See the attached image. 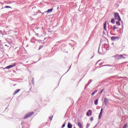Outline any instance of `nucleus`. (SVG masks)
I'll return each instance as SVG.
<instances>
[{"label":"nucleus","mask_w":128,"mask_h":128,"mask_svg":"<svg viewBox=\"0 0 128 128\" xmlns=\"http://www.w3.org/2000/svg\"><path fill=\"white\" fill-rule=\"evenodd\" d=\"M114 58L116 60H124V58H126V57L124 56L122 54H116L114 56Z\"/></svg>","instance_id":"obj_1"},{"label":"nucleus","mask_w":128,"mask_h":128,"mask_svg":"<svg viewBox=\"0 0 128 128\" xmlns=\"http://www.w3.org/2000/svg\"><path fill=\"white\" fill-rule=\"evenodd\" d=\"M114 18L115 20H118L120 21L122 20V19L120 18V14H118V13L115 12L114 14Z\"/></svg>","instance_id":"obj_2"},{"label":"nucleus","mask_w":128,"mask_h":128,"mask_svg":"<svg viewBox=\"0 0 128 128\" xmlns=\"http://www.w3.org/2000/svg\"><path fill=\"white\" fill-rule=\"evenodd\" d=\"M34 114V112H28L26 116H24V120H26L28 118H30V116H32Z\"/></svg>","instance_id":"obj_3"},{"label":"nucleus","mask_w":128,"mask_h":128,"mask_svg":"<svg viewBox=\"0 0 128 128\" xmlns=\"http://www.w3.org/2000/svg\"><path fill=\"white\" fill-rule=\"evenodd\" d=\"M16 66V64H14L7 66L5 68L6 70H10V68H14V66Z\"/></svg>","instance_id":"obj_4"},{"label":"nucleus","mask_w":128,"mask_h":128,"mask_svg":"<svg viewBox=\"0 0 128 128\" xmlns=\"http://www.w3.org/2000/svg\"><path fill=\"white\" fill-rule=\"evenodd\" d=\"M92 110H88V112L86 114V116H92Z\"/></svg>","instance_id":"obj_5"},{"label":"nucleus","mask_w":128,"mask_h":128,"mask_svg":"<svg viewBox=\"0 0 128 128\" xmlns=\"http://www.w3.org/2000/svg\"><path fill=\"white\" fill-rule=\"evenodd\" d=\"M120 40V37L118 36H112L111 37L112 40Z\"/></svg>","instance_id":"obj_6"},{"label":"nucleus","mask_w":128,"mask_h":128,"mask_svg":"<svg viewBox=\"0 0 128 128\" xmlns=\"http://www.w3.org/2000/svg\"><path fill=\"white\" fill-rule=\"evenodd\" d=\"M110 28H112V30H113V32H116V25H114L113 26V27L112 26Z\"/></svg>","instance_id":"obj_7"},{"label":"nucleus","mask_w":128,"mask_h":128,"mask_svg":"<svg viewBox=\"0 0 128 128\" xmlns=\"http://www.w3.org/2000/svg\"><path fill=\"white\" fill-rule=\"evenodd\" d=\"M20 89H17V90H16L14 91V93L13 94H14V95L16 94H18V92H20Z\"/></svg>","instance_id":"obj_8"},{"label":"nucleus","mask_w":128,"mask_h":128,"mask_svg":"<svg viewBox=\"0 0 128 128\" xmlns=\"http://www.w3.org/2000/svg\"><path fill=\"white\" fill-rule=\"evenodd\" d=\"M68 128H72V124H70V122H68Z\"/></svg>","instance_id":"obj_9"},{"label":"nucleus","mask_w":128,"mask_h":128,"mask_svg":"<svg viewBox=\"0 0 128 128\" xmlns=\"http://www.w3.org/2000/svg\"><path fill=\"white\" fill-rule=\"evenodd\" d=\"M98 98H97L94 100V104H95V106H98Z\"/></svg>","instance_id":"obj_10"},{"label":"nucleus","mask_w":128,"mask_h":128,"mask_svg":"<svg viewBox=\"0 0 128 128\" xmlns=\"http://www.w3.org/2000/svg\"><path fill=\"white\" fill-rule=\"evenodd\" d=\"M52 12V8L49 9L47 11L45 12H48V14H50Z\"/></svg>","instance_id":"obj_11"},{"label":"nucleus","mask_w":128,"mask_h":128,"mask_svg":"<svg viewBox=\"0 0 128 128\" xmlns=\"http://www.w3.org/2000/svg\"><path fill=\"white\" fill-rule=\"evenodd\" d=\"M104 30H106V22L104 24Z\"/></svg>","instance_id":"obj_12"},{"label":"nucleus","mask_w":128,"mask_h":128,"mask_svg":"<svg viewBox=\"0 0 128 128\" xmlns=\"http://www.w3.org/2000/svg\"><path fill=\"white\" fill-rule=\"evenodd\" d=\"M96 92H98V90H95L92 94V96H94V94H96Z\"/></svg>","instance_id":"obj_13"},{"label":"nucleus","mask_w":128,"mask_h":128,"mask_svg":"<svg viewBox=\"0 0 128 128\" xmlns=\"http://www.w3.org/2000/svg\"><path fill=\"white\" fill-rule=\"evenodd\" d=\"M108 102V99L107 98H105L104 100V102Z\"/></svg>","instance_id":"obj_14"},{"label":"nucleus","mask_w":128,"mask_h":128,"mask_svg":"<svg viewBox=\"0 0 128 128\" xmlns=\"http://www.w3.org/2000/svg\"><path fill=\"white\" fill-rule=\"evenodd\" d=\"M116 24H117L118 26H120V22L119 20L116 22Z\"/></svg>","instance_id":"obj_15"},{"label":"nucleus","mask_w":128,"mask_h":128,"mask_svg":"<svg viewBox=\"0 0 128 128\" xmlns=\"http://www.w3.org/2000/svg\"><path fill=\"white\" fill-rule=\"evenodd\" d=\"M78 126H79L80 128H82V124H80V122H78Z\"/></svg>","instance_id":"obj_16"},{"label":"nucleus","mask_w":128,"mask_h":128,"mask_svg":"<svg viewBox=\"0 0 128 128\" xmlns=\"http://www.w3.org/2000/svg\"><path fill=\"white\" fill-rule=\"evenodd\" d=\"M111 23L112 24H114V18H112L111 20Z\"/></svg>","instance_id":"obj_17"},{"label":"nucleus","mask_w":128,"mask_h":128,"mask_svg":"<svg viewBox=\"0 0 128 128\" xmlns=\"http://www.w3.org/2000/svg\"><path fill=\"white\" fill-rule=\"evenodd\" d=\"M128 128V123H126L123 126V128Z\"/></svg>","instance_id":"obj_18"},{"label":"nucleus","mask_w":128,"mask_h":128,"mask_svg":"<svg viewBox=\"0 0 128 128\" xmlns=\"http://www.w3.org/2000/svg\"><path fill=\"white\" fill-rule=\"evenodd\" d=\"M102 113H100L99 116H98V118L100 120V118H102Z\"/></svg>","instance_id":"obj_19"},{"label":"nucleus","mask_w":128,"mask_h":128,"mask_svg":"<svg viewBox=\"0 0 128 128\" xmlns=\"http://www.w3.org/2000/svg\"><path fill=\"white\" fill-rule=\"evenodd\" d=\"M92 82V80H90L89 82H88V86H90V82Z\"/></svg>","instance_id":"obj_20"},{"label":"nucleus","mask_w":128,"mask_h":128,"mask_svg":"<svg viewBox=\"0 0 128 128\" xmlns=\"http://www.w3.org/2000/svg\"><path fill=\"white\" fill-rule=\"evenodd\" d=\"M11 8L10 6H6L4 7V8Z\"/></svg>","instance_id":"obj_21"},{"label":"nucleus","mask_w":128,"mask_h":128,"mask_svg":"<svg viewBox=\"0 0 128 128\" xmlns=\"http://www.w3.org/2000/svg\"><path fill=\"white\" fill-rule=\"evenodd\" d=\"M52 118H53V116H52L50 117V118H49V120H52Z\"/></svg>","instance_id":"obj_22"},{"label":"nucleus","mask_w":128,"mask_h":128,"mask_svg":"<svg viewBox=\"0 0 128 128\" xmlns=\"http://www.w3.org/2000/svg\"><path fill=\"white\" fill-rule=\"evenodd\" d=\"M90 120H91V122H92V120H94V117H90Z\"/></svg>","instance_id":"obj_23"},{"label":"nucleus","mask_w":128,"mask_h":128,"mask_svg":"<svg viewBox=\"0 0 128 128\" xmlns=\"http://www.w3.org/2000/svg\"><path fill=\"white\" fill-rule=\"evenodd\" d=\"M66 126V122L64 123V124L62 126V128H64Z\"/></svg>","instance_id":"obj_24"},{"label":"nucleus","mask_w":128,"mask_h":128,"mask_svg":"<svg viewBox=\"0 0 128 128\" xmlns=\"http://www.w3.org/2000/svg\"><path fill=\"white\" fill-rule=\"evenodd\" d=\"M102 92H104V89L102 90L100 92V94H102Z\"/></svg>","instance_id":"obj_25"},{"label":"nucleus","mask_w":128,"mask_h":128,"mask_svg":"<svg viewBox=\"0 0 128 128\" xmlns=\"http://www.w3.org/2000/svg\"><path fill=\"white\" fill-rule=\"evenodd\" d=\"M90 124H87L86 128H89L90 127Z\"/></svg>","instance_id":"obj_26"},{"label":"nucleus","mask_w":128,"mask_h":128,"mask_svg":"<svg viewBox=\"0 0 128 128\" xmlns=\"http://www.w3.org/2000/svg\"><path fill=\"white\" fill-rule=\"evenodd\" d=\"M88 84H87L86 85L84 88H88Z\"/></svg>","instance_id":"obj_27"},{"label":"nucleus","mask_w":128,"mask_h":128,"mask_svg":"<svg viewBox=\"0 0 128 128\" xmlns=\"http://www.w3.org/2000/svg\"><path fill=\"white\" fill-rule=\"evenodd\" d=\"M104 102L105 106H107L108 105V102Z\"/></svg>","instance_id":"obj_28"},{"label":"nucleus","mask_w":128,"mask_h":128,"mask_svg":"<svg viewBox=\"0 0 128 128\" xmlns=\"http://www.w3.org/2000/svg\"><path fill=\"white\" fill-rule=\"evenodd\" d=\"M100 114H102V108L101 109Z\"/></svg>","instance_id":"obj_29"},{"label":"nucleus","mask_w":128,"mask_h":128,"mask_svg":"<svg viewBox=\"0 0 128 128\" xmlns=\"http://www.w3.org/2000/svg\"><path fill=\"white\" fill-rule=\"evenodd\" d=\"M110 34H112V30H110Z\"/></svg>","instance_id":"obj_30"},{"label":"nucleus","mask_w":128,"mask_h":128,"mask_svg":"<svg viewBox=\"0 0 128 128\" xmlns=\"http://www.w3.org/2000/svg\"><path fill=\"white\" fill-rule=\"evenodd\" d=\"M42 46H40V47H39V48L38 49V50H40V48H42Z\"/></svg>","instance_id":"obj_31"},{"label":"nucleus","mask_w":128,"mask_h":128,"mask_svg":"<svg viewBox=\"0 0 128 128\" xmlns=\"http://www.w3.org/2000/svg\"><path fill=\"white\" fill-rule=\"evenodd\" d=\"M122 30H124V25L123 24L122 25Z\"/></svg>","instance_id":"obj_32"},{"label":"nucleus","mask_w":128,"mask_h":128,"mask_svg":"<svg viewBox=\"0 0 128 128\" xmlns=\"http://www.w3.org/2000/svg\"><path fill=\"white\" fill-rule=\"evenodd\" d=\"M72 67V66H70V68H69V69L67 71V72H68V70H70V68Z\"/></svg>","instance_id":"obj_33"},{"label":"nucleus","mask_w":128,"mask_h":128,"mask_svg":"<svg viewBox=\"0 0 128 128\" xmlns=\"http://www.w3.org/2000/svg\"><path fill=\"white\" fill-rule=\"evenodd\" d=\"M32 82L34 84V78L32 79Z\"/></svg>","instance_id":"obj_34"},{"label":"nucleus","mask_w":128,"mask_h":128,"mask_svg":"<svg viewBox=\"0 0 128 128\" xmlns=\"http://www.w3.org/2000/svg\"><path fill=\"white\" fill-rule=\"evenodd\" d=\"M36 36H38V34H36Z\"/></svg>","instance_id":"obj_35"},{"label":"nucleus","mask_w":128,"mask_h":128,"mask_svg":"<svg viewBox=\"0 0 128 128\" xmlns=\"http://www.w3.org/2000/svg\"><path fill=\"white\" fill-rule=\"evenodd\" d=\"M98 54H100V50H98Z\"/></svg>","instance_id":"obj_36"},{"label":"nucleus","mask_w":128,"mask_h":128,"mask_svg":"<svg viewBox=\"0 0 128 128\" xmlns=\"http://www.w3.org/2000/svg\"><path fill=\"white\" fill-rule=\"evenodd\" d=\"M118 28L116 27V30H118Z\"/></svg>","instance_id":"obj_37"},{"label":"nucleus","mask_w":128,"mask_h":128,"mask_svg":"<svg viewBox=\"0 0 128 128\" xmlns=\"http://www.w3.org/2000/svg\"><path fill=\"white\" fill-rule=\"evenodd\" d=\"M96 126H98V124H96V126H94V128H96Z\"/></svg>","instance_id":"obj_38"},{"label":"nucleus","mask_w":128,"mask_h":128,"mask_svg":"<svg viewBox=\"0 0 128 128\" xmlns=\"http://www.w3.org/2000/svg\"><path fill=\"white\" fill-rule=\"evenodd\" d=\"M108 32H110V30H108Z\"/></svg>","instance_id":"obj_39"},{"label":"nucleus","mask_w":128,"mask_h":128,"mask_svg":"<svg viewBox=\"0 0 128 128\" xmlns=\"http://www.w3.org/2000/svg\"><path fill=\"white\" fill-rule=\"evenodd\" d=\"M89 38L90 39V37Z\"/></svg>","instance_id":"obj_40"},{"label":"nucleus","mask_w":128,"mask_h":128,"mask_svg":"<svg viewBox=\"0 0 128 128\" xmlns=\"http://www.w3.org/2000/svg\"><path fill=\"white\" fill-rule=\"evenodd\" d=\"M121 28L120 29V30Z\"/></svg>","instance_id":"obj_41"},{"label":"nucleus","mask_w":128,"mask_h":128,"mask_svg":"<svg viewBox=\"0 0 128 128\" xmlns=\"http://www.w3.org/2000/svg\"><path fill=\"white\" fill-rule=\"evenodd\" d=\"M112 44H114V43H112Z\"/></svg>","instance_id":"obj_42"}]
</instances>
